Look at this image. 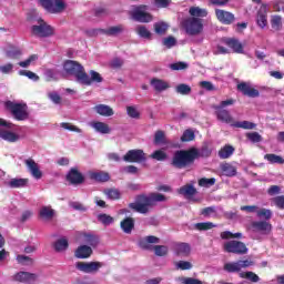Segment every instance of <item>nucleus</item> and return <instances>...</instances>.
Returning a JSON list of instances; mask_svg holds the SVG:
<instances>
[{
  "mask_svg": "<svg viewBox=\"0 0 284 284\" xmlns=\"http://www.w3.org/2000/svg\"><path fill=\"white\" fill-rule=\"evenodd\" d=\"M271 28L278 32L283 28V18L281 16H272L271 18Z\"/></svg>",
  "mask_w": 284,
  "mask_h": 284,
  "instance_id": "nucleus-40",
  "label": "nucleus"
},
{
  "mask_svg": "<svg viewBox=\"0 0 284 284\" xmlns=\"http://www.w3.org/2000/svg\"><path fill=\"white\" fill-rule=\"evenodd\" d=\"M150 156L155 161H165L168 159V153L163 150H156Z\"/></svg>",
  "mask_w": 284,
  "mask_h": 284,
  "instance_id": "nucleus-52",
  "label": "nucleus"
},
{
  "mask_svg": "<svg viewBox=\"0 0 284 284\" xmlns=\"http://www.w3.org/2000/svg\"><path fill=\"white\" fill-rule=\"evenodd\" d=\"M264 159L268 161V163L272 164H277V165H283L284 164V159L281 155H276L274 153H268L264 155Z\"/></svg>",
  "mask_w": 284,
  "mask_h": 284,
  "instance_id": "nucleus-39",
  "label": "nucleus"
},
{
  "mask_svg": "<svg viewBox=\"0 0 284 284\" xmlns=\"http://www.w3.org/2000/svg\"><path fill=\"white\" fill-rule=\"evenodd\" d=\"M222 247L224 252H227L229 254H247V246L241 241H226L223 243Z\"/></svg>",
  "mask_w": 284,
  "mask_h": 284,
  "instance_id": "nucleus-10",
  "label": "nucleus"
},
{
  "mask_svg": "<svg viewBox=\"0 0 284 284\" xmlns=\"http://www.w3.org/2000/svg\"><path fill=\"white\" fill-rule=\"evenodd\" d=\"M150 85H152L155 92H165V90H169L170 88V83L159 78L151 79Z\"/></svg>",
  "mask_w": 284,
  "mask_h": 284,
  "instance_id": "nucleus-22",
  "label": "nucleus"
},
{
  "mask_svg": "<svg viewBox=\"0 0 284 284\" xmlns=\"http://www.w3.org/2000/svg\"><path fill=\"white\" fill-rule=\"evenodd\" d=\"M257 26L260 28H265L267 26V6L262 4L257 11L256 18Z\"/></svg>",
  "mask_w": 284,
  "mask_h": 284,
  "instance_id": "nucleus-23",
  "label": "nucleus"
},
{
  "mask_svg": "<svg viewBox=\"0 0 284 284\" xmlns=\"http://www.w3.org/2000/svg\"><path fill=\"white\" fill-rule=\"evenodd\" d=\"M251 227L253 232H271L272 231V224H270L267 221H253L251 223Z\"/></svg>",
  "mask_w": 284,
  "mask_h": 284,
  "instance_id": "nucleus-24",
  "label": "nucleus"
},
{
  "mask_svg": "<svg viewBox=\"0 0 284 284\" xmlns=\"http://www.w3.org/2000/svg\"><path fill=\"white\" fill-rule=\"evenodd\" d=\"M37 278H39V276L34 273H30V272H18L14 276H13V281H17L18 283H32L34 281H37Z\"/></svg>",
  "mask_w": 284,
  "mask_h": 284,
  "instance_id": "nucleus-19",
  "label": "nucleus"
},
{
  "mask_svg": "<svg viewBox=\"0 0 284 284\" xmlns=\"http://www.w3.org/2000/svg\"><path fill=\"white\" fill-rule=\"evenodd\" d=\"M30 180L28 179H11L9 182V187L19 189V187H27Z\"/></svg>",
  "mask_w": 284,
  "mask_h": 284,
  "instance_id": "nucleus-37",
  "label": "nucleus"
},
{
  "mask_svg": "<svg viewBox=\"0 0 284 284\" xmlns=\"http://www.w3.org/2000/svg\"><path fill=\"white\" fill-rule=\"evenodd\" d=\"M240 276L241 278H248L252 283H258V281H261V277H258L254 272H242L240 273Z\"/></svg>",
  "mask_w": 284,
  "mask_h": 284,
  "instance_id": "nucleus-51",
  "label": "nucleus"
},
{
  "mask_svg": "<svg viewBox=\"0 0 284 284\" xmlns=\"http://www.w3.org/2000/svg\"><path fill=\"white\" fill-rule=\"evenodd\" d=\"M237 90H240L241 93H243L245 97H250L251 99H256V97H260L258 90L252 88L250 83L242 82L237 84Z\"/></svg>",
  "mask_w": 284,
  "mask_h": 284,
  "instance_id": "nucleus-18",
  "label": "nucleus"
},
{
  "mask_svg": "<svg viewBox=\"0 0 284 284\" xmlns=\"http://www.w3.org/2000/svg\"><path fill=\"white\" fill-rule=\"evenodd\" d=\"M153 143L154 145H166L168 138L165 136V131L158 130L154 134Z\"/></svg>",
  "mask_w": 284,
  "mask_h": 284,
  "instance_id": "nucleus-35",
  "label": "nucleus"
},
{
  "mask_svg": "<svg viewBox=\"0 0 284 284\" xmlns=\"http://www.w3.org/2000/svg\"><path fill=\"white\" fill-rule=\"evenodd\" d=\"M60 125L63 130H69L70 132H77L78 134L83 132L80 128L69 122H62Z\"/></svg>",
  "mask_w": 284,
  "mask_h": 284,
  "instance_id": "nucleus-55",
  "label": "nucleus"
},
{
  "mask_svg": "<svg viewBox=\"0 0 284 284\" xmlns=\"http://www.w3.org/2000/svg\"><path fill=\"white\" fill-rule=\"evenodd\" d=\"M215 14L220 23H223L224 26H232L234 23V14L232 12L216 9Z\"/></svg>",
  "mask_w": 284,
  "mask_h": 284,
  "instance_id": "nucleus-16",
  "label": "nucleus"
},
{
  "mask_svg": "<svg viewBox=\"0 0 284 284\" xmlns=\"http://www.w3.org/2000/svg\"><path fill=\"white\" fill-rule=\"evenodd\" d=\"M65 179L71 185H83L85 183V176L78 168H71Z\"/></svg>",
  "mask_w": 284,
  "mask_h": 284,
  "instance_id": "nucleus-14",
  "label": "nucleus"
},
{
  "mask_svg": "<svg viewBox=\"0 0 284 284\" xmlns=\"http://www.w3.org/2000/svg\"><path fill=\"white\" fill-rule=\"evenodd\" d=\"M233 128H242V130H254L256 124L250 121L234 122L231 124Z\"/></svg>",
  "mask_w": 284,
  "mask_h": 284,
  "instance_id": "nucleus-46",
  "label": "nucleus"
},
{
  "mask_svg": "<svg viewBox=\"0 0 284 284\" xmlns=\"http://www.w3.org/2000/svg\"><path fill=\"white\" fill-rule=\"evenodd\" d=\"M182 28L185 30L186 34L196 37V34L203 32V20L200 18H186L182 21Z\"/></svg>",
  "mask_w": 284,
  "mask_h": 284,
  "instance_id": "nucleus-9",
  "label": "nucleus"
},
{
  "mask_svg": "<svg viewBox=\"0 0 284 284\" xmlns=\"http://www.w3.org/2000/svg\"><path fill=\"white\" fill-rule=\"evenodd\" d=\"M196 159H199V150L196 149L179 151V168H185V165L194 163Z\"/></svg>",
  "mask_w": 284,
  "mask_h": 284,
  "instance_id": "nucleus-11",
  "label": "nucleus"
},
{
  "mask_svg": "<svg viewBox=\"0 0 284 284\" xmlns=\"http://www.w3.org/2000/svg\"><path fill=\"white\" fill-rule=\"evenodd\" d=\"M196 138V135L194 134V130L192 129H187L183 132L182 136H181V141L183 143H187L190 141H194V139Z\"/></svg>",
  "mask_w": 284,
  "mask_h": 284,
  "instance_id": "nucleus-49",
  "label": "nucleus"
},
{
  "mask_svg": "<svg viewBox=\"0 0 284 284\" xmlns=\"http://www.w3.org/2000/svg\"><path fill=\"white\" fill-rule=\"evenodd\" d=\"M212 227H216V225H214L212 222H201L195 224V229H197L200 232L212 230Z\"/></svg>",
  "mask_w": 284,
  "mask_h": 284,
  "instance_id": "nucleus-56",
  "label": "nucleus"
},
{
  "mask_svg": "<svg viewBox=\"0 0 284 284\" xmlns=\"http://www.w3.org/2000/svg\"><path fill=\"white\" fill-rule=\"evenodd\" d=\"M4 110L11 114L14 121H28L30 119L27 103L8 100L4 102Z\"/></svg>",
  "mask_w": 284,
  "mask_h": 284,
  "instance_id": "nucleus-3",
  "label": "nucleus"
},
{
  "mask_svg": "<svg viewBox=\"0 0 284 284\" xmlns=\"http://www.w3.org/2000/svg\"><path fill=\"white\" fill-rule=\"evenodd\" d=\"M37 59H39V55L37 54H31L27 60L24 61H20L18 63V65H20V68H28L30 65V63L37 61Z\"/></svg>",
  "mask_w": 284,
  "mask_h": 284,
  "instance_id": "nucleus-60",
  "label": "nucleus"
},
{
  "mask_svg": "<svg viewBox=\"0 0 284 284\" xmlns=\"http://www.w3.org/2000/svg\"><path fill=\"white\" fill-rule=\"evenodd\" d=\"M0 139H3V141H8V143H17L19 141L20 136L19 134L12 132V131H0Z\"/></svg>",
  "mask_w": 284,
  "mask_h": 284,
  "instance_id": "nucleus-30",
  "label": "nucleus"
},
{
  "mask_svg": "<svg viewBox=\"0 0 284 284\" xmlns=\"http://www.w3.org/2000/svg\"><path fill=\"white\" fill-rule=\"evenodd\" d=\"M234 103H236V100L227 99L221 101L220 104L213 105L217 121H221L222 123H231V125L234 124V118H232L230 111L225 110V108L234 105Z\"/></svg>",
  "mask_w": 284,
  "mask_h": 284,
  "instance_id": "nucleus-5",
  "label": "nucleus"
},
{
  "mask_svg": "<svg viewBox=\"0 0 284 284\" xmlns=\"http://www.w3.org/2000/svg\"><path fill=\"white\" fill-rule=\"evenodd\" d=\"M74 256L75 258H90L92 256V247L81 245L75 250Z\"/></svg>",
  "mask_w": 284,
  "mask_h": 284,
  "instance_id": "nucleus-26",
  "label": "nucleus"
},
{
  "mask_svg": "<svg viewBox=\"0 0 284 284\" xmlns=\"http://www.w3.org/2000/svg\"><path fill=\"white\" fill-rule=\"evenodd\" d=\"M98 221L99 223L108 227V225H112V223H114V217L105 213H100L98 214Z\"/></svg>",
  "mask_w": 284,
  "mask_h": 284,
  "instance_id": "nucleus-41",
  "label": "nucleus"
},
{
  "mask_svg": "<svg viewBox=\"0 0 284 284\" xmlns=\"http://www.w3.org/2000/svg\"><path fill=\"white\" fill-rule=\"evenodd\" d=\"M256 216L257 219H262L263 221H270V219H272V210L258 207Z\"/></svg>",
  "mask_w": 284,
  "mask_h": 284,
  "instance_id": "nucleus-45",
  "label": "nucleus"
},
{
  "mask_svg": "<svg viewBox=\"0 0 284 284\" xmlns=\"http://www.w3.org/2000/svg\"><path fill=\"white\" fill-rule=\"evenodd\" d=\"M161 243V239L154 235H148L138 241V245L141 250H145L146 252H154L155 256H166L168 246L158 245Z\"/></svg>",
  "mask_w": 284,
  "mask_h": 284,
  "instance_id": "nucleus-2",
  "label": "nucleus"
},
{
  "mask_svg": "<svg viewBox=\"0 0 284 284\" xmlns=\"http://www.w3.org/2000/svg\"><path fill=\"white\" fill-rule=\"evenodd\" d=\"M192 252V246L187 243H180L179 244V256H190Z\"/></svg>",
  "mask_w": 284,
  "mask_h": 284,
  "instance_id": "nucleus-48",
  "label": "nucleus"
},
{
  "mask_svg": "<svg viewBox=\"0 0 284 284\" xmlns=\"http://www.w3.org/2000/svg\"><path fill=\"white\" fill-rule=\"evenodd\" d=\"M90 75H88L87 82H80L81 85H92V83H103V77H101V73L91 70L89 72Z\"/></svg>",
  "mask_w": 284,
  "mask_h": 284,
  "instance_id": "nucleus-27",
  "label": "nucleus"
},
{
  "mask_svg": "<svg viewBox=\"0 0 284 284\" xmlns=\"http://www.w3.org/2000/svg\"><path fill=\"white\" fill-rule=\"evenodd\" d=\"M91 128L100 134H110V125L105 124V122H91Z\"/></svg>",
  "mask_w": 284,
  "mask_h": 284,
  "instance_id": "nucleus-33",
  "label": "nucleus"
},
{
  "mask_svg": "<svg viewBox=\"0 0 284 284\" xmlns=\"http://www.w3.org/2000/svg\"><path fill=\"white\" fill-rule=\"evenodd\" d=\"M124 31H125V26L118 24V26L101 30V34H105L106 37H119V34H123Z\"/></svg>",
  "mask_w": 284,
  "mask_h": 284,
  "instance_id": "nucleus-25",
  "label": "nucleus"
},
{
  "mask_svg": "<svg viewBox=\"0 0 284 284\" xmlns=\"http://www.w3.org/2000/svg\"><path fill=\"white\" fill-rule=\"evenodd\" d=\"M165 201H168V197L161 193L140 194L136 195L134 203L129 204V207L139 214H148L150 207H154L156 203H165Z\"/></svg>",
  "mask_w": 284,
  "mask_h": 284,
  "instance_id": "nucleus-1",
  "label": "nucleus"
},
{
  "mask_svg": "<svg viewBox=\"0 0 284 284\" xmlns=\"http://www.w3.org/2000/svg\"><path fill=\"white\" fill-rule=\"evenodd\" d=\"M180 194H183L184 196H194V194H196V189L192 185H185L180 189Z\"/></svg>",
  "mask_w": 284,
  "mask_h": 284,
  "instance_id": "nucleus-53",
  "label": "nucleus"
},
{
  "mask_svg": "<svg viewBox=\"0 0 284 284\" xmlns=\"http://www.w3.org/2000/svg\"><path fill=\"white\" fill-rule=\"evenodd\" d=\"M88 174L89 179L97 181V183H108L110 181V173L104 171H90Z\"/></svg>",
  "mask_w": 284,
  "mask_h": 284,
  "instance_id": "nucleus-21",
  "label": "nucleus"
},
{
  "mask_svg": "<svg viewBox=\"0 0 284 284\" xmlns=\"http://www.w3.org/2000/svg\"><path fill=\"white\" fill-rule=\"evenodd\" d=\"M163 45H165V48H174V45H176V39L172 36L164 38Z\"/></svg>",
  "mask_w": 284,
  "mask_h": 284,
  "instance_id": "nucleus-64",
  "label": "nucleus"
},
{
  "mask_svg": "<svg viewBox=\"0 0 284 284\" xmlns=\"http://www.w3.org/2000/svg\"><path fill=\"white\" fill-rule=\"evenodd\" d=\"M104 194L111 201H119V199H121V191H119L118 189H105Z\"/></svg>",
  "mask_w": 284,
  "mask_h": 284,
  "instance_id": "nucleus-44",
  "label": "nucleus"
},
{
  "mask_svg": "<svg viewBox=\"0 0 284 284\" xmlns=\"http://www.w3.org/2000/svg\"><path fill=\"white\" fill-rule=\"evenodd\" d=\"M220 170L224 176H236V168L230 163H223L220 165Z\"/></svg>",
  "mask_w": 284,
  "mask_h": 284,
  "instance_id": "nucleus-34",
  "label": "nucleus"
},
{
  "mask_svg": "<svg viewBox=\"0 0 284 284\" xmlns=\"http://www.w3.org/2000/svg\"><path fill=\"white\" fill-rule=\"evenodd\" d=\"M126 112L131 119H139L141 116V113L134 106H128Z\"/></svg>",
  "mask_w": 284,
  "mask_h": 284,
  "instance_id": "nucleus-63",
  "label": "nucleus"
},
{
  "mask_svg": "<svg viewBox=\"0 0 284 284\" xmlns=\"http://www.w3.org/2000/svg\"><path fill=\"white\" fill-rule=\"evenodd\" d=\"M223 241H230V239H241L243 236L242 233H232L230 231H224L220 234Z\"/></svg>",
  "mask_w": 284,
  "mask_h": 284,
  "instance_id": "nucleus-50",
  "label": "nucleus"
},
{
  "mask_svg": "<svg viewBox=\"0 0 284 284\" xmlns=\"http://www.w3.org/2000/svg\"><path fill=\"white\" fill-rule=\"evenodd\" d=\"M214 183H216V179L214 178H211V179L202 178L199 180L200 187H212Z\"/></svg>",
  "mask_w": 284,
  "mask_h": 284,
  "instance_id": "nucleus-54",
  "label": "nucleus"
},
{
  "mask_svg": "<svg viewBox=\"0 0 284 284\" xmlns=\"http://www.w3.org/2000/svg\"><path fill=\"white\" fill-rule=\"evenodd\" d=\"M39 6L49 14H61L65 11V0H38Z\"/></svg>",
  "mask_w": 284,
  "mask_h": 284,
  "instance_id": "nucleus-8",
  "label": "nucleus"
},
{
  "mask_svg": "<svg viewBox=\"0 0 284 284\" xmlns=\"http://www.w3.org/2000/svg\"><path fill=\"white\" fill-rule=\"evenodd\" d=\"M39 216L44 221H52V219H54V210L50 206H42L40 209Z\"/></svg>",
  "mask_w": 284,
  "mask_h": 284,
  "instance_id": "nucleus-32",
  "label": "nucleus"
},
{
  "mask_svg": "<svg viewBox=\"0 0 284 284\" xmlns=\"http://www.w3.org/2000/svg\"><path fill=\"white\" fill-rule=\"evenodd\" d=\"M31 34L40 39H48V37H54V29L45 20L40 18L38 19V24L31 27Z\"/></svg>",
  "mask_w": 284,
  "mask_h": 284,
  "instance_id": "nucleus-7",
  "label": "nucleus"
},
{
  "mask_svg": "<svg viewBox=\"0 0 284 284\" xmlns=\"http://www.w3.org/2000/svg\"><path fill=\"white\" fill-rule=\"evenodd\" d=\"M103 267V262H77L75 268L83 274H97Z\"/></svg>",
  "mask_w": 284,
  "mask_h": 284,
  "instance_id": "nucleus-12",
  "label": "nucleus"
},
{
  "mask_svg": "<svg viewBox=\"0 0 284 284\" xmlns=\"http://www.w3.org/2000/svg\"><path fill=\"white\" fill-rule=\"evenodd\" d=\"M145 152L141 149H132L129 150L124 155H123V161L125 163H143L146 161Z\"/></svg>",
  "mask_w": 284,
  "mask_h": 284,
  "instance_id": "nucleus-13",
  "label": "nucleus"
},
{
  "mask_svg": "<svg viewBox=\"0 0 284 284\" xmlns=\"http://www.w3.org/2000/svg\"><path fill=\"white\" fill-rule=\"evenodd\" d=\"M63 70L67 74L75 77L78 83H88V72L81 63L74 60H67L63 63Z\"/></svg>",
  "mask_w": 284,
  "mask_h": 284,
  "instance_id": "nucleus-4",
  "label": "nucleus"
},
{
  "mask_svg": "<svg viewBox=\"0 0 284 284\" xmlns=\"http://www.w3.org/2000/svg\"><path fill=\"white\" fill-rule=\"evenodd\" d=\"M224 43H225V45H227V48H231L232 52H235V54H243L245 52L243 43H241V41H239V39L226 38V39H224Z\"/></svg>",
  "mask_w": 284,
  "mask_h": 284,
  "instance_id": "nucleus-17",
  "label": "nucleus"
},
{
  "mask_svg": "<svg viewBox=\"0 0 284 284\" xmlns=\"http://www.w3.org/2000/svg\"><path fill=\"white\" fill-rule=\"evenodd\" d=\"M154 28V32L155 34H160V37H163V34H165V32H168V29L170 28V26L166 22H155L153 24Z\"/></svg>",
  "mask_w": 284,
  "mask_h": 284,
  "instance_id": "nucleus-38",
  "label": "nucleus"
},
{
  "mask_svg": "<svg viewBox=\"0 0 284 284\" xmlns=\"http://www.w3.org/2000/svg\"><path fill=\"white\" fill-rule=\"evenodd\" d=\"M120 227L124 234H132L134 230V219L133 217H125L120 222Z\"/></svg>",
  "mask_w": 284,
  "mask_h": 284,
  "instance_id": "nucleus-28",
  "label": "nucleus"
},
{
  "mask_svg": "<svg viewBox=\"0 0 284 284\" xmlns=\"http://www.w3.org/2000/svg\"><path fill=\"white\" fill-rule=\"evenodd\" d=\"M148 10H150L148 4L135 6L131 11L133 21H136L138 23H152V21H154V16Z\"/></svg>",
  "mask_w": 284,
  "mask_h": 284,
  "instance_id": "nucleus-6",
  "label": "nucleus"
},
{
  "mask_svg": "<svg viewBox=\"0 0 284 284\" xmlns=\"http://www.w3.org/2000/svg\"><path fill=\"white\" fill-rule=\"evenodd\" d=\"M189 14L193 19L205 18V17H207V9H203L200 7H191L189 9Z\"/></svg>",
  "mask_w": 284,
  "mask_h": 284,
  "instance_id": "nucleus-31",
  "label": "nucleus"
},
{
  "mask_svg": "<svg viewBox=\"0 0 284 284\" xmlns=\"http://www.w3.org/2000/svg\"><path fill=\"white\" fill-rule=\"evenodd\" d=\"M19 74H20V77H27L31 81H39V79H40L39 75H37V73H34L32 71H28V70H20Z\"/></svg>",
  "mask_w": 284,
  "mask_h": 284,
  "instance_id": "nucleus-57",
  "label": "nucleus"
},
{
  "mask_svg": "<svg viewBox=\"0 0 284 284\" xmlns=\"http://www.w3.org/2000/svg\"><path fill=\"white\" fill-rule=\"evenodd\" d=\"M135 32L138 36L141 37V39H152V32L150 30H148V27L143 26V24H139L135 28Z\"/></svg>",
  "mask_w": 284,
  "mask_h": 284,
  "instance_id": "nucleus-36",
  "label": "nucleus"
},
{
  "mask_svg": "<svg viewBox=\"0 0 284 284\" xmlns=\"http://www.w3.org/2000/svg\"><path fill=\"white\" fill-rule=\"evenodd\" d=\"M70 244L68 243V239L62 237L54 243V250L55 252H65Z\"/></svg>",
  "mask_w": 284,
  "mask_h": 284,
  "instance_id": "nucleus-42",
  "label": "nucleus"
},
{
  "mask_svg": "<svg viewBox=\"0 0 284 284\" xmlns=\"http://www.w3.org/2000/svg\"><path fill=\"white\" fill-rule=\"evenodd\" d=\"M100 116H113L114 110L106 104H98L93 108Z\"/></svg>",
  "mask_w": 284,
  "mask_h": 284,
  "instance_id": "nucleus-29",
  "label": "nucleus"
},
{
  "mask_svg": "<svg viewBox=\"0 0 284 284\" xmlns=\"http://www.w3.org/2000/svg\"><path fill=\"white\" fill-rule=\"evenodd\" d=\"M240 210L242 212H246V214H257L258 206H256V205H244V206H241Z\"/></svg>",
  "mask_w": 284,
  "mask_h": 284,
  "instance_id": "nucleus-61",
  "label": "nucleus"
},
{
  "mask_svg": "<svg viewBox=\"0 0 284 284\" xmlns=\"http://www.w3.org/2000/svg\"><path fill=\"white\" fill-rule=\"evenodd\" d=\"M48 98L50 99V101H52V103H54L55 105H61V95H59V93L57 92H50L48 93Z\"/></svg>",
  "mask_w": 284,
  "mask_h": 284,
  "instance_id": "nucleus-62",
  "label": "nucleus"
},
{
  "mask_svg": "<svg viewBox=\"0 0 284 284\" xmlns=\"http://www.w3.org/2000/svg\"><path fill=\"white\" fill-rule=\"evenodd\" d=\"M179 94H182L183 97L192 94V87L183 83L179 84Z\"/></svg>",
  "mask_w": 284,
  "mask_h": 284,
  "instance_id": "nucleus-59",
  "label": "nucleus"
},
{
  "mask_svg": "<svg viewBox=\"0 0 284 284\" xmlns=\"http://www.w3.org/2000/svg\"><path fill=\"white\" fill-rule=\"evenodd\" d=\"M84 243L91 245V247H97L99 245V237L94 234H84Z\"/></svg>",
  "mask_w": 284,
  "mask_h": 284,
  "instance_id": "nucleus-47",
  "label": "nucleus"
},
{
  "mask_svg": "<svg viewBox=\"0 0 284 284\" xmlns=\"http://www.w3.org/2000/svg\"><path fill=\"white\" fill-rule=\"evenodd\" d=\"M24 163L33 179L39 180L43 176V172H41L39 164L34 160L28 159L24 161Z\"/></svg>",
  "mask_w": 284,
  "mask_h": 284,
  "instance_id": "nucleus-20",
  "label": "nucleus"
},
{
  "mask_svg": "<svg viewBox=\"0 0 284 284\" xmlns=\"http://www.w3.org/2000/svg\"><path fill=\"white\" fill-rule=\"evenodd\" d=\"M254 265V262L251 260H241L237 262L226 263L224 265V270L226 272H241L242 270H245V267H252Z\"/></svg>",
  "mask_w": 284,
  "mask_h": 284,
  "instance_id": "nucleus-15",
  "label": "nucleus"
},
{
  "mask_svg": "<svg viewBox=\"0 0 284 284\" xmlns=\"http://www.w3.org/2000/svg\"><path fill=\"white\" fill-rule=\"evenodd\" d=\"M234 154V149L232 145H225L219 151L220 159H230Z\"/></svg>",
  "mask_w": 284,
  "mask_h": 284,
  "instance_id": "nucleus-43",
  "label": "nucleus"
},
{
  "mask_svg": "<svg viewBox=\"0 0 284 284\" xmlns=\"http://www.w3.org/2000/svg\"><path fill=\"white\" fill-rule=\"evenodd\" d=\"M246 136L248 141H252V143H261L263 141V136H261L258 132L247 133Z\"/></svg>",
  "mask_w": 284,
  "mask_h": 284,
  "instance_id": "nucleus-58",
  "label": "nucleus"
}]
</instances>
